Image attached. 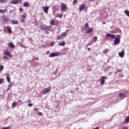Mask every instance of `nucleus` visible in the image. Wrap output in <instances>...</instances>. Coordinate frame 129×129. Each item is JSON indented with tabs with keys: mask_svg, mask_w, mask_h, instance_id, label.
<instances>
[{
	"mask_svg": "<svg viewBox=\"0 0 129 129\" xmlns=\"http://www.w3.org/2000/svg\"><path fill=\"white\" fill-rule=\"evenodd\" d=\"M57 56H59V53H54V52H52L50 53V54L49 55V57L52 58L53 57H56Z\"/></svg>",
	"mask_w": 129,
	"mask_h": 129,
	"instance_id": "nucleus-6",
	"label": "nucleus"
},
{
	"mask_svg": "<svg viewBox=\"0 0 129 129\" xmlns=\"http://www.w3.org/2000/svg\"><path fill=\"white\" fill-rule=\"evenodd\" d=\"M35 60H39V58H38V57H35Z\"/></svg>",
	"mask_w": 129,
	"mask_h": 129,
	"instance_id": "nucleus-51",
	"label": "nucleus"
},
{
	"mask_svg": "<svg viewBox=\"0 0 129 129\" xmlns=\"http://www.w3.org/2000/svg\"><path fill=\"white\" fill-rule=\"evenodd\" d=\"M76 3H77V0H74L73 1V5H75V4H76Z\"/></svg>",
	"mask_w": 129,
	"mask_h": 129,
	"instance_id": "nucleus-41",
	"label": "nucleus"
},
{
	"mask_svg": "<svg viewBox=\"0 0 129 129\" xmlns=\"http://www.w3.org/2000/svg\"><path fill=\"white\" fill-rule=\"evenodd\" d=\"M62 38H63V36L60 35V36H57V37L56 38V40H62Z\"/></svg>",
	"mask_w": 129,
	"mask_h": 129,
	"instance_id": "nucleus-25",
	"label": "nucleus"
},
{
	"mask_svg": "<svg viewBox=\"0 0 129 129\" xmlns=\"http://www.w3.org/2000/svg\"><path fill=\"white\" fill-rule=\"evenodd\" d=\"M21 23H25L26 22V20L24 19H23L20 20Z\"/></svg>",
	"mask_w": 129,
	"mask_h": 129,
	"instance_id": "nucleus-37",
	"label": "nucleus"
},
{
	"mask_svg": "<svg viewBox=\"0 0 129 129\" xmlns=\"http://www.w3.org/2000/svg\"><path fill=\"white\" fill-rule=\"evenodd\" d=\"M4 79H0V84H3V83H4Z\"/></svg>",
	"mask_w": 129,
	"mask_h": 129,
	"instance_id": "nucleus-32",
	"label": "nucleus"
},
{
	"mask_svg": "<svg viewBox=\"0 0 129 129\" xmlns=\"http://www.w3.org/2000/svg\"><path fill=\"white\" fill-rule=\"evenodd\" d=\"M107 52H108V49H105V50L103 51V53H104V54H105V53H107Z\"/></svg>",
	"mask_w": 129,
	"mask_h": 129,
	"instance_id": "nucleus-35",
	"label": "nucleus"
},
{
	"mask_svg": "<svg viewBox=\"0 0 129 129\" xmlns=\"http://www.w3.org/2000/svg\"><path fill=\"white\" fill-rule=\"evenodd\" d=\"M39 115H43V113L39 112Z\"/></svg>",
	"mask_w": 129,
	"mask_h": 129,
	"instance_id": "nucleus-44",
	"label": "nucleus"
},
{
	"mask_svg": "<svg viewBox=\"0 0 129 129\" xmlns=\"http://www.w3.org/2000/svg\"><path fill=\"white\" fill-rule=\"evenodd\" d=\"M35 111H38V108H35Z\"/></svg>",
	"mask_w": 129,
	"mask_h": 129,
	"instance_id": "nucleus-48",
	"label": "nucleus"
},
{
	"mask_svg": "<svg viewBox=\"0 0 129 129\" xmlns=\"http://www.w3.org/2000/svg\"><path fill=\"white\" fill-rule=\"evenodd\" d=\"M9 18H5L4 19V22H8V21H9Z\"/></svg>",
	"mask_w": 129,
	"mask_h": 129,
	"instance_id": "nucleus-36",
	"label": "nucleus"
},
{
	"mask_svg": "<svg viewBox=\"0 0 129 129\" xmlns=\"http://www.w3.org/2000/svg\"><path fill=\"white\" fill-rule=\"evenodd\" d=\"M22 1L23 0H12L11 2V4H12L13 5H17V4H20Z\"/></svg>",
	"mask_w": 129,
	"mask_h": 129,
	"instance_id": "nucleus-5",
	"label": "nucleus"
},
{
	"mask_svg": "<svg viewBox=\"0 0 129 129\" xmlns=\"http://www.w3.org/2000/svg\"><path fill=\"white\" fill-rule=\"evenodd\" d=\"M46 55H48V54H50V51H46Z\"/></svg>",
	"mask_w": 129,
	"mask_h": 129,
	"instance_id": "nucleus-43",
	"label": "nucleus"
},
{
	"mask_svg": "<svg viewBox=\"0 0 129 129\" xmlns=\"http://www.w3.org/2000/svg\"><path fill=\"white\" fill-rule=\"evenodd\" d=\"M42 9L45 14H48V11H49V6H44Z\"/></svg>",
	"mask_w": 129,
	"mask_h": 129,
	"instance_id": "nucleus-8",
	"label": "nucleus"
},
{
	"mask_svg": "<svg viewBox=\"0 0 129 129\" xmlns=\"http://www.w3.org/2000/svg\"><path fill=\"white\" fill-rule=\"evenodd\" d=\"M22 18L23 19H26V18H27V14L24 13L23 15H22Z\"/></svg>",
	"mask_w": 129,
	"mask_h": 129,
	"instance_id": "nucleus-31",
	"label": "nucleus"
},
{
	"mask_svg": "<svg viewBox=\"0 0 129 129\" xmlns=\"http://www.w3.org/2000/svg\"><path fill=\"white\" fill-rule=\"evenodd\" d=\"M125 15L127 16V17H129V11L128 10H125L124 11Z\"/></svg>",
	"mask_w": 129,
	"mask_h": 129,
	"instance_id": "nucleus-21",
	"label": "nucleus"
},
{
	"mask_svg": "<svg viewBox=\"0 0 129 129\" xmlns=\"http://www.w3.org/2000/svg\"><path fill=\"white\" fill-rule=\"evenodd\" d=\"M89 25L88 24V23H86L85 25V30H86V29H87V28H89Z\"/></svg>",
	"mask_w": 129,
	"mask_h": 129,
	"instance_id": "nucleus-27",
	"label": "nucleus"
},
{
	"mask_svg": "<svg viewBox=\"0 0 129 129\" xmlns=\"http://www.w3.org/2000/svg\"><path fill=\"white\" fill-rule=\"evenodd\" d=\"M8 32L10 33V34H12V28L11 27L8 28Z\"/></svg>",
	"mask_w": 129,
	"mask_h": 129,
	"instance_id": "nucleus-28",
	"label": "nucleus"
},
{
	"mask_svg": "<svg viewBox=\"0 0 129 129\" xmlns=\"http://www.w3.org/2000/svg\"><path fill=\"white\" fill-rule=\"evenodd\" d=\"M50 90L49 89V88H46L43 91V94L45 95L46 94V93H48L50 92Z\"/></svg>",
	"mask_w": 129,
	"mask_h": 129,
	"instance_id": "nucleus-11",
	"label": "nucleus"
},
{
	"mask_svg": "<svg viewBox=\"0 0 129 129\" xmlns=\"http://www.w3.org/2000/svg\"><path fill=\"white\" fill-rule=\"evenodd\" d=\"M16 105H18V103L17 102H13L12 104V106L14 108Z\"/></svg>",
	"mask_w": 129,
	"mask_h": 129,
	"instance_id": "nucleus-23",
	"label": "nucleus"
},
{
	"mask_svg": "<svg viewBox=\"0 0 129 129\" xmlns=\"http://www.w3.org/2000/svg\"><path fill=\"white\" fill-rule=\"evenodd\" d=\"M23 7H30V4H29L28 3V2H25V3L23 4Z\"/></svg>",
	"mask_w": 129,
	"mask_h": 129,
	"instance_id": "nucleus-18",
	"label": "nucleus"
},
{
	"mask_svg": "<svg viewBox=\"0 0 129 129\" xmlns=\"http://www.w3.org/2000/svg\"><path fill=\"white\" fill-rule=\"evenodd\" d=\"M61 36L63 37H66L67 36V32H63L61 33Z\"/></svg>",
	"mask_w": 129,
	"mask_h": 129,
	"instance_id": "nucleus-26",
	"label": "nucleus"
},
{
	"mask_svg": "<svg viewBox=\"0 0 129 129\" xmlns=\"http://www.w3.org/2000/svg\"><path fill=\"white\" fill-rule=\"evenodd\" d=\"M54 43V42H52V43H51V46H53Z\"/></svg>",
	"mask_w": 129,
	"mask_h": 129,
	"instance_id": "nucleus-47",
	"label": "nucleus"
},
{
	"mask_svg": "<svg viewBox=\"0 0 129 129\" xmlns=\"http://www.w3.org/2000/svg\"><path fill=\"white\" fill-rule=\"evenodd\" d=\"M13 11H14L13 10L10 11L9 12L10 14H12V13H13Z\"/></svg>",
	"mask_w": 129,
	"mask_h": 129,
	"instance_id": "nucleus-45",
	"label": "nucleus"
},
{
	"mask_svg": "<svg viewBox=\"0 0 129 129\" xmlns=\"http://www.w3.org/2000/svg\"><path fill=\"white\" fill-rule=\"evenodd\" d=\"M21 47H25V46H24V45H21Z\"/></svg>",
	"mask_w": 129,
	"mask_h": 129,
	"instance_id": "nucleus-54",
	"label": "nucleus"
},
{
	"mask_svg": "<svg viewBox=\"0 0 129 129\" xmlns=\"http://www.w3.org/2000/svg\"><path fill=\"white\" fill-rule=\"evenodd\" d=\"M88 51H90L91 50V49L90 48L88 47Z\"/></svg>",
	"mask_w": 129,
	"mask_h": 129,
	"instance_id": "nucleus-46",
	"label": "nucleus"
},
{
	"mask_svg": "<svg viewBox=\"0 0 129 129\" xmlns=\"http://www.w3.org/2000/svg\"><path fill=\"white\" fill-rule=\"evenodd\" d=\"M4 55H6V56H8V57H10V58H12L13 57V55L11 54V52L9 51V50H6L3 52Z\"/></svg>",
	"mask_w": 129,
	"mask_h": 129,
	"instance_id": "nucleus-3",
	"label": "nucleus"
},
{
	"mask_svg": "<svg viewBox=\"0 0 129 129\" xmlns=\"http://www.w3.org/2000/svg\"><path fill=\"white\" fill-rule=\"evenodd\" d=\"M28 102H31V101H29Z\"/></svg>",
	"mask_w": 129,
	"mask_h": 129,
	"instance_id": "nucleus-55",
	"label": "nucleus"
},
{
	"mask_svg": "<svg viewBox=\"0 0 129 129\" xmlns=\"http://www.w3.org/2000/svg\"><path fill=\"white\" fill-rule=\"evenodd\" d=\"M3 59H6V60H9V58L6 56H3Z\"/></svg>",
	"mask_w": 129,
	"mask_h": 129,
	"instance_id": "nucleus-39",
	"label": "nucleus"
},
{
	"mask_svg": "<svg viewBox=\"0 0 129 129\" xmlns=\"http://www.w3.org/2000/svg\"><path fill=\"white\" fill-rule=\"evenodd\" d=\"M19 11L21 13H23V12H24V9L23 8H20Z\"/></svg>",
	"mask_w": 129,
	"mask_h": 129,
	"instance_id": "nucleus-38",
	"label": "nucleus"
},
{
	"mask_svg": "<svg viewBox=\"0 0 129 129\" xmlns=\"http://www.w3.org/2000/svg\"><path fill=\"white\" fill-rule=\"evenodd\" d=\"M7 82H8V83H11V78H10V77L8 76L7 77Z\"/></svg>",
	"mask_w": 129,
	"mask_h": 129,
	"instance_id": "nucleus-24",
	"label": "nucleus"
},
{
	"mask_svg": "<svg viewBox=\"0 0 129 129\" xmlns=\"http://www.w3.org/2000/svg\"><path fill=\"white\" fill-rule=\"evenodd\" d=\"M105 79H107V78L106 77H102L101 79L100 84L102 85L104 84V82H105Z\"/></svg>",
	"mask_w": 129,
	"mask_h": 129,
	"instance_id": "nucleus-10",
	"label": "nucleus"
},
{
	"mask_svg": "<svg viewBox=\"0 0 129 129\" xmlns=\"http://www.w3.org/2000/svg\"><path fill=\"white\" fill-rule=\"evenodd\" d=\"M65 41H63L61 42H59V46H65Z\"/></svg>",
	"mask_w": 129,
	"mask_h": 129,
	"instance_id": "nucleus-20",
	"label": "nucleus"
},
{
	"mask_svg": "<svg viewBox=\"0 0 129 129\" xmlns=\"http://www.w3.org/2000/svg\"><path fill=\"white\" fill-rule=\"evenodd\" d=\"M110 33H114V31H110Z\"/></svg>",
	"mask_w": 129,
	"mask_h": 129,
	"instance_id": "nucleus-53",
	"label": "nucleus"
},
{
	"mask_svg": "<svg viewBox=\"0 0 129 129\" xmlns=\"http://www.w3.org/2000/svg\"><path fill=\"white\" fill-rule=\"evenodd\" d=\"M9 46L10 48H12V49H14V48H15V45L13 42H9Z\"/></svg>",
	"mask_w": 129,
	"mask_h": 129,
	"instance_id": "nucleus-15",
	"label": "nucleus"
},
{
	"mask_svg": "<svg viewBox=\"0 0 129 129\" xmlns=\"http://www.w3.org/2000/svg\"><path fill=\"white\" fill-rule=\"evenodd\" d=\"M51 27L48 26L47 25H44L41 26V30H43L44 31H50V29H51Z\"/></svg>",
	"mask_w": 129,
	"mask_h": 129,
	"instance_id": "nucleus-2",
	"label": "nucleus"
},
{
	"mask_svg": "<svg viewBox=\"0 0 129 129\" xmlns=\"http://www.w3.org/2000/svg\"><path fill=\"white\" fill-rule=\"evenodd\" d=\"M7 2H8L7 0H0V3L1 4H4L5 3H7Z\"/></svg>",
	"mask_w": 129,
	"mask_h": 129,
	"instance_id": "nucleus-30",
	"label": "nucleus"
},
{
	"mask_svg": "<svg viewBox=\"0 0 129 129\" xmlns=\"http://www.w3.org/2000/svg\"><path fill=\"white\" fill-rule=\"evenodd\" d=\"M11 23L12 25H18V24L19 23V22H18V21L17 20H14V21H12Z\"/></svg>",
	"mask_w": 129,
	"mask_h": 129,
	"instance_id": "nucleus-17",
	"label": "nucleus"
},
{
	"mask_svg": "<svg viewBox=\"0 0 129 129\" xmlns=\"http://www.w3.org/2000/svg\"><path fill=\"white\" fill-rule=\"evenodd\" d=\"M13 86V84L11 83L10 85H8V87L11 88V87Z\"/></svg>",
	"mask_w": 129,
	"mask_h": 129,
	"instance_id": "nucleus-40",
	"label": "nucleus"
},
{
	"mask_svg": "<svg viewBox=\"0 0 129 129\" xmlns=\"http://www.w3.org/2000/svg\"><path fill=\"white\" fill-rule=\"evenodd\" d=\"M60 8H61V12H64V11H65V10L67 9V7L66 6V5L64 3H61Z\"/></svg>",
	"mask_w": 129,
	"mask_h": 129,
	"instance_id": "nucleus-4",
	"label": "nucleus"
},
{
	"mask_svg": "<svg viewBox=\"0 0 129 129\" xmlns=\"http://www.w3.org/2000/svg\"><path fill=\"white\" fill-rule=\"evenodd\" d=\"M89 33H92V28H89L86 30L85 31L86 34H89Z\"/></svg>",
	"mask_w": 129,
	"mask_h": 129,
	"instance_id": "nucleus-12",
	"label": "nucleus"
},
{
	"mask_svg": "<svg viewBox=\"0 0 129 129\" xmlns=\"http://www.w3.org/2000/svg\"><path fill=\"white\" fill-rule=\"evenodd\" d=\"M96 41H97V36H95L94 38L93 39V42H95Z\"/></svg>",
	"mask_w": 129,
	"mask_h": 129,
	"instance_id": "nucleus-29",
	"label": "nucleus"
},
{
	"mask_svg": "<svg viewBox=\"0 0 129 129\" xmlns=\"http://www.w3.org/2000/svg\"><path fill=\"white\" fill-rule=\"evenodd\" d=\"M94 129H99V127H95V128H94Z\"/></svg>",
	"mask_w": 129,
	"mask_h": 129,
	"instance_id": "nucleus-49",
	"label": "nucleus"
},
{
	"mask_svg": "<svg viewBox=\"0 0 129 129\" xmlns=\"http://www.w3.org/2000/svg\"><path fill=\"white\" fill-rule=\"evenodd\" d=\"M118 97H122V98H125V97H126V96H125V94L121 93L119 94Z\"/></svg>",
	"mask_w": 129,
	"mask_h": 129,
	"instance_id": "nucleus-14",
	"label": "nucleus"
},
{
	"mask_svg": "<svg viewBox=\"0 0 129 129\" xmlns=\"http://www.w3.org/2000/svg\"><path fill=\"white\" fill-rule=\"evenodd\" d=\"M10 88H8L7 90V91H9L10 90Z\"/></svg>",
	"mask_w": 129,
	"mask_h": 129,
	"instance_id": "nucleus-52",
	"label": "nucleus"
},
{
	"mask_svg": "<svg viewBox=\"0 0 129 129\" xmlns=\"http://www.w3.org/2000/svg\"><path fill=\"white\" fill-rule=\"evenodd\" d=\"M50 24L51 26H54L55 25V20H52L50 21Z\"/></svg>",
	"mask_w": 129,
	"mask_h": 129,
	"instance_id": "nucleus-19",
	"label": "nucleus"
},
{
	"mask_svg": "<svg viewBox=\"0 0 129 129\" xmlns=\"http://www.w3.org/2000/svg\"><path fill=\"white\" fill-rule=\"evenodd\" d=\"M28 106H30V107L33 106V104H32V103L29 104Z\"/></svg>",
	"mask_w": 129,
	"mask_h": 129,
	"instance_id": "nucleus-42",
	"label": "nucleus"
},
{
	"mask_svg": "<svg viewBox=\"0 0 129 129\" xmlns=\"http://www.w3.org/2000/svg\"><path fill=\"white\" fill-rule=\"evenodd\" d=\"M0 70L1 72L3 71V70H4V66H0Z\"/></svg>",
	"mask_w": 129,
	"mask_h": 129,
	"instance_id": "nucleus-34",
	"label": "nucleus"
},
{
	"mask_svg": "<svg viewBox=\"0 0 129 129\" xmlns=\"http://www.w3.org/2000/svg\"><path fill=\"white\" fill-rule=\"evenodd\" d=\"M7 12H8V9H4V10L0 9V13L1 14H6Z\"/></svg>",
	"mask_w": 129,
	"mask_h": 129,
	"instance_id": "nucleus-16",
	"label": "nucleus"
},
{
	"mask_svg": "<svg viewBox=\"0 0 129 129\" xmlns=\"http://www.w3.org/2000/svg\"><path fill=\"white\" fill-rule=\"evenodd\" d=\"M83 10H85V4L81 5L79 7L80 12H82V11H83Z\"/></svg>",
	"mask_w": 129,
	"mask_h": 129,
	"instance_id": "nucleus-9",
	"label": "nucleus"
},
{
	"mask_svg": "<svg viewBox=\"0 0 129 129\" xmlns=\"http://www.w3.org/2000/svg\"><path fill=\"white\" fill-rule=\"evenodd\" d=\"M124 122L125 123H127V122H129V116L125 118Z\"/></svg>",
	"mask_w": 129,
	"mask_h": 129,
	"instance_id": "nucleus-22",
	"label": "nucleus"
},
{
	"mask_svg": "<svg viewBox=\"0 0 129 129\" xmlns=\"http://www.w3.org/2000/svg\"><path fill=\"white\" fill-rule=\"evenodd\" d=\"M67 32H68V30H67Z\"/></svg>",
	"mask_w": 129,
	"mask_h": 129,
	"instance_id": "nucleus-56",
	"label": "nucleus"
},
{
	"mask_svg": "<svg viewBox=\"0 0 129 129\" xmlns=\"http://www.w3.org/2000/svg\"><path fill=\"white\" fill-rule=\"evenodd\" d=\"M62 17H63V15H62V14H58L57 15V18H62Z\"/></svg>",
	"mask_w": 129,
	"mask_h": 129,
	"instance_id": "nucleus-33",
	"label": "nucleus"
},
{
	"mask_svg": "<svg viewBox=\"0 0 129 129\" xmlns=\"http://www.w3.org/2000/svg\"><path fill=\"white\" fill-rule=\"evenodd\" d=\"M120 35L117 36V38H115L114 40V45H118L120 43Z\"/></svg>",
	"mask_w": 129,
	"mask_h": 129,
	"instance_id": "nucleus-1",
	"label": "nucleus"
},
{
	"mask_svg": "<svg viewBox=\"0 0 129 129\" xmlns=\"http://www.w3.org/2000/svg\"><path fill=\"white\" fill-rule=\"evenodd\" d=\"M2 129H9V127H5V128H2Z\"/></svg>",
	"mask_w": 129,
	"mask_h": 129,
	"instance_id": "nucleus-50",
	"label": "nucleus"
},
{
	"mask_svg": "<svg viewBox=\"0 0 129 129\" xmlns=\"http://www.w3.org/2000/svg\"><path fill=\"white\" fill-rule=\"evenodd\" d=\"M106 38H109L110 37L111 39H115V35L114 34H111L110 33H108L106 35Z\"/></svg>",
	"mask_w": 129,
	"mask_h": 129,
	"instance_id": "nucleus-7",
	"label": "nucleus"
},
{
	"mask_svg": "<svg viewBox=\"0 0 129 129\" xmlns=\"http://www.w3.org/2000/svg\"><path fill=\"white\" fill-rule=\"evenodd\" d=\"M118 55L121 58H122L124 56V50L118 53Z\"/></svg>",
	"mask_w": 129,
	"mask_h": 129,
	"instance_id": "nucleus-13",
	"label": "nucleus"
}]
</instances>
